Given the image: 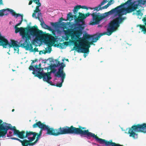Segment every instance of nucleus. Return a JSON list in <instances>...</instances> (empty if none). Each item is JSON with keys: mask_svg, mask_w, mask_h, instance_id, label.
I'll list each match as a JSON object with an SVG mask.
<instances>
[{"mask_svg": "<svg viewBox=\"0 0 146 146\" xmlns=\"http://www.w3.org/2000/svg\"><path fill=\"white\" fill-rule=\"evenodd\" d=\"M45 127L46 130L47 131L46 134L54 136L72 134L79 135L82 137H86L89 139L91 137L94 138L95 135V134L89 132L88 129L85 130L86 127L81 126H79L78 128L71 125L70 127L66 126L58 129H54L46 125Z\"/></svg>", "mask_w": 146, "mask_h": 146, "instance_id": "f257e3e1", "label": "nucleus"}, {"mask_svg": "<svg viewBox=\"0 0 146 146\" xmlns=\"http://www.w3.org/2000/svg\"><path fill=\"white\" fill-rule=\"evenodd\" d=\"M90 35L85 34L83 36V38H80L79 39L76 40L79 44H75L71 50H77L79 52L80 50L81 52L85 53H88L89 51V48L90 47V44H92L94 42L92 40L91 42H89L88 40L90 39Z\"/></svg>", "mask_w": 146, "mask_h": 146, "instance_id": "f03ea898", "label": "nucleus"}, {"mask_svg": "<svg viewBox=\"0 0 146 146\" xmlns=\"http://www.w3.org/2000/svg\"><path fill=\"white\" fill-rule=\"evenodd\" d=\"M121 9L117 10V13L118 17L115 18L111 21L108 24V28L109 31L110 32L115 31L120 26V24L122 23L126 19V17H122V16L124 14V12L121 11Z\"/></svg>", "mask_w": 146, "mask_h": 146, "instance_id": "7ed1b4c3", "label": "nucleus"}, {"mask_svg": "<svg viewBox=\"0 0 146 146\" xmlns=\"http://www.w3.org/2000/svg\"><path fill=\"white\" fill-rule=\"evenodd\" d=\"M136 132L146 133V123H143L141 124H139L133 125L129 129L128 133L130 137L135 139L137 138L138 135Z\"/></svg>", "mask_w": 146, "mask_h": 146, "instance_id": "20e7f679", "label": "nucleus"}, {"mask_svg": "<svg viewBox=\"0 0 146 146\" xmlns=\"http://www.w3.org/2000/svg\"><path fill=\"white\" fill-rule=\"evenodd\" d=\"M9 129L13 131V135H17L19 138L21 135V131L17 130L15 126L12 127L11 124H8L5 122H3V126L0 129V130L2 131L1 133L2 134L1 137H5V136Z\"/></svg>", "mask_w": 146, "mask_h": 146, "instance_id": "39448f33", "label": "nucleus"}, {"mask_svg": "<svg viewBox=\"0 0 146 146\" xmlns=\"http://www.w3.org/2000/svg\"><path fill=\"white\" fill-rule=\"evenodd\" d=\"M36 135V133L35 132L28 131H27L25 132V131H21L19 138L21 139L27 138L29 139L27 140V142L28 143H30L35 139Z\"/></svg>", "mask_w": 146, "mask_h": 146, "instance_id": "423d86ee", "label": "nucleus"}, {"mask_svg": "<svg viewBox=\"0 0 146 146\" xmlns=\"http://www.w3.org/2000/svg\"><path fill=\"white\" fill-rule=\"evenodd\" d=\"M27 32L30 35L31 38V35L35 36L36 38H40L42 37L43 35V32L38 29L37 26H35L32 27H29L27 29Z\"/></svg>", "mask_w": 146, "mask_h": 146, "instance_id": "0eeeda50", "label": "nucleus"}, {"mask_svg": "<svg viewBox=\"0 0 146 146\" xmlns=\"http://www.w3.org/2000/svg\"><path fill=\"white\" fill-rule=\"evenodd\" d=\"M7 11H10L12 15L15 17L16 18L19 16L21 17V20L19 23L16 25L15 27H17V26L20 25L21 24L23 21V15L17 13L13 10L11 9L7 8L0 10V16L2 17L5 15H7L8 13L6 12Z\"/></svg>", "mask_w": 146, "mask_h": 146, "instance_id": "6e6552de", "label": "nucleus"}, {"mask_svg": "<svg viewBox=\"0 0 146 146\" xmlns=\"http://www.w3.org/2000/svg\"><path fill=\"white\" fill-rule=\"evenodd\" d=\"M14 28L15 29V33H17L19 32L22 38L25 40V42H27L29 40H31V37L30 35L28 34V33L26 32L27 28L22 27L19 28L18 27H15Z\"/></svg>", "mask_w": 146, "mask_h": 146, "instance_id": "1a4fd4ad", "label": "nucleus"}, {"mask_svg": "<svg viewBox=\"0 0 146 146\" xmlns=\"http://www.w3.org/2000/svg\"><path fill=\"white\" fill-rule=\"evenodd\" d=\"M36 76L39 78L41 79L42 78L44 81L47 82L51 85H52V83L51 81H50L52 78L51 76V72H47V73L40 72H39L36 73Z\"/></svg>", "mask_w": 146, "mask_h": 146, "instance_id": "9d476101", "label": "nucleus"}, {"mask_svg": "<svg viewBox=\"0 0 146 146\" xmlns=\"http://www.w3.org/2000/svg\"><path fill=\"white\" fill-rule=\"evenodd\" d=\"M64 33L66 36L70 37V36L72 42L74 46L75 44L77 45L78 42L76 40H78L79 38L75 31L69 29L64 31Z\"/></svg>", "mask_w": 146, "mask_h": 146, "instance_id": "9b49d317", "label": "nucleus"}, {"mask_svg": "<svg viewBox=\"0 0 146 146\" xmlns=\"http://www.w3.org/2000/svg\"><path fill=\"white\" fill-rule=\"evenodd\" d=\"M55 61L56 64H54L52 66L56 68L60 66V68L58 69V71L55 74V76H60V75L64 74V76H66L65 73L63 71V68L65 66V65L63 63H61L57 60H56Z\"/></svg>", "mask_w": 146, "mask_h": 146, "instance_id": "f8f14e48", "label": "nucleus"}, {"mask_svg": "<svg viewBox=\"0 0 146 146\" xmlns=\"http://www.w3.org/2000/svg\"><path fill=\"white\" fill-rule=\"evenodd\" d=\"M93 17V21H91L90 25H94L99 24L100 21L102 19H104L105 16H101L100 15H96L94 13L91 14Z\"/></svg>", "mask_w": 146, "mask_h": 146, "instance_id": "ddd939ff", "label": "nucleus"}, {"mask_svg": "<svg viewBox=\"0 0 146 146\" xmlns=\"http://www.w3.org/2000/svg\"><path fill=\"white\" fill-rule=\"evenodd\" d=\"M109 29L108 27L107 29V31L106 32L103 33H100L98 35H90L91 36L90 39H91L93 42H96L99 39L101 36L104 35H107L108 36H110L113 33L112 32H110L108 30Z\"/></svg>", "mask_w": 146, "mask_h": 146, "instance_id": "4468645a", "label": "nucleus"}, {"mask_svg": "<svg viewBox=\"0 0 146 146\" xmlns=\"http://www.w3.org/2000/svg\"><path fill=\"white\" fill-rule=\"evenodd\" d=\"M30 40H29L27 42H25V41L23 43L21 44L22 47L25 48L26 50H30L32 52H38V48H36L33 49V47L31 44H30Z\"/></svg>", "mask_w": 146, "mask_h": 146, "instance_id": "2eb2a0df", "label": "nucleus"}, {"mask_svg": "<svg viewBox=\"0 0 146 146\" xmlns=\"http://www.w3.org/2000/svg\"><path fill=\"white\" fill-rule=\"evenodd\" d=\"M41 63H40L38 66L37 64L34 66L33 65H31L29 67V69L30 70H33V71L32 73L33 74L35 75V76H36L37 72H42L43 71V68H41Z\"/></svg>", "mask_w": 146, "mask_h": 146, "instance_id": "dca6fc26", "label": "nucleus"}, {"mask_svg": "<svg viewBox=\"0 0 146 146\" xmlns=\"http://www.w3.org/2000/svg\"><path fill=\"white\" fill-rule=\"evenodd\" d=\"M137 5L129 6L127 8H123L121 9V11L124 12V14L126 15L127 13H129L134 11L137 9Z\"/></svg>", "mask_w": 146, "mask_h": 146, "instance_id": "f3484780", "label": "nucleus"}, {"mask_svg": "<svg viewBox=\"0 0 146 146\" xmlns=\"http://www.w3.org/2000/svg\"><path fill=\"white\" fill-rule=\"evenodd\" d=\"M17 41H15L13 40H11V44H10L9 43V44H8V47L9 48H10L12 47H13L14 48V50L15 51H16L17 50V51L19 52V48L21 46V45L20 46L19 45L17 44Z\"/></svg>", "mask_w": 146, "mask_h": 146, "instance_id": "a211bd4d", "label": "nucleus"}, {"mask_svg": "<svg viewBox=\"0 0 146 146\" xmlns=\"http://www.w3.org/2000/svg\"><path fill=\"white\" fill-rule=\"evenodd\" d=\"M78 26L77 28L78 29L75 31L79 38L78 39H79V38H80V37L82 34V30L84 29V27L82 25L80 24H78Z\"/></svg>", "mask_w": 146, "mask_h": 146, "instance_id": "6ab92c4d", "label": "nucleus"}, {"mask_svg": "<svg viewBox=\"0 0 146 146\" xmlns=\"http://www.w3.org/2000/svg\"><path fill=\"white\" fill-rule=\"evenodd\" d=\"M9 44L8 40L6 39L5 37L0 38V46H1L4 48H7Z\"/></svg>", "mask_w": 146, "mask_h": 146, "instance_id": "aec40b11", "label": "nucleus"}, {"mask_svg": "<svg viewBox=\"0 0 146 146\" xmlns=\"http://www.w3.org/2000/svg\"><path fill=\"white\" fill-rule=\"evenodd\" d=\"M108 1V0H103L102 2L98 6L94 8L89 7V9L92 10L94 9L95 10H96L97 11H98L100 10H101V6L104 5Z\"/></svg>", "mask_w": 146, "mask_h": 146, "instance_id": "412c9836", "label": "nucleus"}, {"mask_svg": "<svg viewBox=\"0 0 146 146\" xmlns=\"http://www.w3.org/2000/svg\"><path fill=\"white\" fill-rule=\"evenodd\" d=\"M45 125V124H44L43 123H42L41 121H38V122L34 124L33 125V128L38 127L39 128H42V127H44Z\"/></svg>", "mask_w": 146, "mask_h": 146, "instance_id": "4be33fe9", "label": "nucleus"}, {"mask_svg": "<svg viewBox=\"0 0 146 146\" xmlns=\"http://www.w3.org/2000/svg\"><path fill=\"white\" fill-rule=\"evenodd\" d=\"M78 14L79 16H78V19H77V21H80V20H79L80 18H83V19H84L86 17L89 16L90 15V14L89 13H86L85 15L80 12H79Z\"/></svg>", "mask_w": 146, "mask_h": 146, "instance_id": "5701e85b", "label": "nucleus"}, {"mask_svg": "<svg viewBox=\"0 0 146 146\" xmlns=\"http://www.w3.org/2000/svg\"><path fill=\"white\" fill-rule=\"evenodd\" d=\"M51 46L49 44H48V47L47 48H45L46 50L44 51V52H43V51H40L39 52V54H41V52H42V53L44 54H45L46 53H50L51 51Z\"/></svg>", "mask_w": 146, "mask_h": 146, "instance_id": "b1692460", "label": "nucleus"}, {"mask_svg": "<svg viewBox=\"0 0 146 146\" xmlns=\"http://www.w3.org/2000/svg\"><path fill=\"white\" fill-rule=\"evenodd\" d=\"M81 5H78L74 7L73 10V12L75 14L74 16V18H75L77 17V13L78 10L81 8Z\"/></svg>", "mask_w": 146, "mask_h": 146, "instance_id": "393cba45", "label": "nucleus"}, {"mask_svg": "<svg viewBox=\"0 0 146 146\" xmlns=\"http://www.w3.org/2000/svg\"><path fill=\"white\" fill-rule=\"evenodd\" d=\"M58 77H61V82L57 84L56 85V86L57 87H60L62 86V83L64 81V80L65 78V76H64V74L63 75H60V76H57Z\"/></svg>", "mask_w": 146, "mask_h": 146, "instance_id": "a878e982", "label": "nucleus"}, {"mask_svg": "<svg viewBox=\"0 0 146 146\" xmlns=\"http://www.w3.org/2000/svg\"><path fill=\"white\" fill-rule=\"evenodd\" d=\"M18 141L21 143L22 145L23 146H28V145H29V143H28L27 139H25L22 141L19 139Z\"/></svg>", "mask_w": 146, "mask_h": 146, "instance_id": "bb28decb", "label": "nucleus"}, {"mask_svg": "<svg viewBox=\"0 0 146 146\" xmlns=\"http://www.w3.org/2000/svg\"><path fill=\"white\" fill-rule=\"evenodd\" d=\"M36 136H37L36 138V139L35 141L34 142H32L29 143V146H33L35 145L38 141L40 137V136L38 135H36Z\"/></svg>", "mask_w": 146, "mask_h": 146, "instance_id": "cd10ccee", "label": "nucleus"}, {"mask_svg": "<svg viewBox=\"0 0 146 146\" xmlns=\"http://www.w3.org/2000/svg\"><path fill=\"white\" fill-rule=\"evenodd\" d=\"M73 16L72 15V13L69 12L67 16V19L68 20H70L71 21L73 20Z\"/></svg>", "mask_w": 146, "mask_h": 146, "instance_id": "c85d7f7f", "label": "nucleus"}, {"mask_svg": "<svg viewBox=\"0 0 146 146\" xmlns=\"http://www.w3.org/2000/svg\"><path fill=\"white\" fill-rule=\"evenodd\" d=\"M137 27H139L140 29H142V31L144 33H146V28L145 26L141 25H137Z\"/></svg>", "mask_w": 146, "mask_h": 146, "instance_id": "c756f323", "label": "nucleus"}, {"mask_svg": "<svg viewBox=\"0 0 146 146\" xmlns=\"http://www.w3.org/2000/svg\"><path fill=\"white\" fill-rule=\"evenodd\" d=\"M78 19V18H77V17L75 18V21L76 23H79L80 22H81L82 23V24L81 25H85V22L83 21L84 19H83V18H80V19L79 20H80V21H77V19Z\"/></svg>", "mask_w": 146, "mask_h": 146, "instance_id": "7c9ffc66", "label": "nucleus"}, {"mask_svg": "<svg viewBox=\"0 0 146 146\" xmlns=\"http://www.w3.org/2000/svg\"><path fill=\"white\" fill-rule=\"evenodd\" d=\"M50 40L52 43L54 44L56 41V38L53 36H51L50 37Z\"/></svg>", "mask_w": 146, "mask_h": 146, "instance_id": "2f4dec72", "label": "nucleus"}, {"mask_svg": "<svg viewBox=\"0 0 146 146\" xmlns=\"http://www.w3.org/2000/svg\"><path fill=\"white\" fill-rule=\"evenodd\" d=\"M45 126H44V127H42V128H41L40 129V131L39 133H36L37 135H38L39 136H41L42 134V131L43 130H46L45 129Z\"/></svg>", "mask_w": 146, "mask_h": 146, "instance_id": "473e14b6", "label": "nucleus"}, {"mask_svg": "<svg viewBox=\"0 0 146 146\" xmlns=\"http://www.w3.org/2000/svg\"><path fill=\"white\" fill-rule=\"evenodd\" d=\"M41 19L42 21V22H41L40 23V25L43 28L46 29V27H47V25H46L44 22L42 18H41Z\"/></svg>", "mask_w": 146, "mask_h": 146, "instance_id": "72a5a7b5", "label": "nucleus"}, {"mask_svg": "<svg viewBox=\"0 0 146 146\" xmlns=\"http://www.w3.org/2000/svg\"><path fill=\"white\" fill-rule=\"evenodd\" d=\"M2 121L0 119V129L3 126V123H2ZM1 131L0 130V138L1 137L2 134L1 133Z\"/></svg>", "mask_w": 146, "mask_h": 146, "instance_id": "f704fd0d", "label": "nucleus"}, {"mask_svg": "<svg viewBox=\"0 0 146 146\" xmlns=\"http://www.w3.org/2000/svg\"><path fill=\"white\" fill-rule=\"evenodd\" d=\"M33 1L35 2L36 4H37L38 6L39 7L41 5V3L39 2V0H33Z\"/></svg>", "mask_w": 146, "mask_h": 146, "instance_id": "c9c22d12", "label": "nucleus"}, {"mask_svg": "<svg viewBox=\"0 0 146 146\" xmlns=\"http://www.w3.org/2000/svg\"><path fill=\"white\" fill-rule=\"evenodd\" d=\"M64 46L63 42V43H60L59 44H57L56 46L58 47H60L61 48H63L64 47Z\"/></svg>", "mask_w": 146, "mask_h": 146, "instance_id": "e433bc0d", "label": "nucleus"}, {"mask_svg": "<svg viewBox=\"0 0 146 146\" xmlns=\"http://www.w3.org/2000/svg\"><path fill=\"white\" fill-rule=\"evenodd\" d=\"M50 24L52 26L55 27H57L58 25V23L57 22H55L54 23L51 22L50 23Z\"/></svg>", "mask_w": 146, "mask_h": 146, "instance_id": "4c0bfd02", "label": "nucleus"}, {"mask_svg": "<svg viewBox=\"0 0 146 146\" xmlns=\"http://www.w3.org/2000/svg\"><path fill=\"white\" fill-rule=\"evenodd\" d=\"M40 10L39 9V7L38 6H36L35 10H34V12H35V13H37L38 12H40Z\"/></svg>", "mask_w": 146, "mask_h": 146, "instance_id": "58836bf2", "label": "nucleus"}, {"mask_svg": "<svg viewBox=\"0 0 146 146\" xmlns=\"http://www.w3.org/2000/svg\"><path fill=\"white\" fill-rule=\"evenodd\" d=\"M109 6V5L107 4L106 5L101 7V9H102V10L104 9H106Z\"/></svg>", "mask_w": 146, "mask_h": 146, "instance_id": "ea45409f", "label": "nucleus"}, {"mask_svg": "<svg viewBox=\"0 0 146 146\" xmlns=\"http://www.w3.org/2000/svg\"><path fill=\"white\" fill-rule=\"evenodd\" d=\"M46 29H47L50 31H52V30L51 28L50 27L48 26V25L47 26V27H46Z\"/></svg>", "mask_w": 146, "mask_h": 146, "instance_id": "a19ab883", "label": "nucleus"}, {"mask_svg": "<svg viewBox=\"0 0 146 146\" xmlns=\"http://www.w3.org/2000/svg\"><path fill=\"white\" fill-rule=\"evenodd\" d=\"M142 20L144 23L145 25L146 26V18L145 17L143 18Z\"/></svg>", "mask_w": 146, "mask_h": 146, "instance_id": "79ce46f5", "label": "nucleus"}, {"mask_svg": "<svg viewBox=\"0 0 146 146\" xmlns=\"http://www.w3.org/2000/svg\"><path fill=\"white\" fill-rule=\"evenodd\" d=\"M64 46H68L69 44V42H68L65 41L63 42Z\"/></svg>", "mask_w": 146, "mask_h": 146, "instance_id": "37998d69", "label": "nucleus"}, {"mask_svg": "<svg viewBox=\"0 0 146 146\" xmlns=\"http://www.w3.org/2000/svg\"><path fill=\"white\" fill-rule=\"evenodd\" d=\"M81 8L84 9H86L87 10L88 9H89V7L88 8L86 6H81Z\"/></svg>", "mask_w": 146, "mask_h": 146, "instance_id": "c03bdc74", "label": "nucleus"}, {"mask_svg": "<svg viewBox=\"0 0 146 146\" xmlns=\"http://www.w3.org/2000/svg\"><path fill=\"white\" fill-rule=\"evenodd\" d=\"M38 60L37 59H35L34 60H32V62L31 63V65H33V63L36 62Z\"/></svg>", "mask_w": 146, "mask_h": 146, "instance_id": "a18cd8bd", "label": "nucleus"}, {"mask_svg": "<svg viewBox=\"0 0 146 146\" xmlns=\"http://www.w3.org/2000/svg\"><path fill=\"white\" fill-rule=\"evenodd\" d=\"M124 4H123V5H120L119 6H118L117 7H116L115 9L116 10L117 9H118L119 8H120V7H122V6H123L124 5Z\"/></svg>", "mask_w": 146, "mask_h": 146, "instance_id": "49530a36", "label": "nucleus"}, {"mask_svg": "<svg viewBox=\"0 0 146 146\" xmlns=\"http://www.w3.org/2000/svg\"><path fill=\"white\" fill-rule=\"evenodd\" d=\"M113 1V0H110L109 1V2L108 3V4L109 5H110L112 4L111 3V2Z\"/></svg>", "mask_w": 146, "mask_h": 146, "instance_id": "de8ad7c7", "label": "nucleus"}, {"mask_svg": "<svg viewBox=\"0 0 146 146\" xmlns=\"http://www.w3.org/2000/svg\"><path fill=\"white\" fill-rule=\"evenodd\" d=\"M70 36H66V37L64 39L65 40L67 41L68 40Z\"/></svg>", "mask_w": 146, "mask_h": 146, "instance_id": "09e8293b", "label": "nucleus"}, {"mask_svg": "<svg viewBox=\"0 0 146 146\" xmlns=\"http://www.w3.org/2000/svg\"><path fill=\"white\" fill-rule=\"evenodd\" d=\"M36 13H35V12H34V13L33 14H32V16L33 17H36Z\"/></svg>", "mask_w": 146, "mask_h": 146, "instance_id": "8fccbe9b", "label": "nucleus"}, {"mask_svg": "<svg viewBox=\"0 0 146 146\" xmlns=\"http://www.w3.org/2000/svg\"><path fill=\"white\" fill-rule=\"evenodd\" d=\"M36 19H38V20L41 23L42 22V20H41L39 16H37V17H36Z\"/></svg>", "mask_w": 146, "mask_h": 146, "instance_id": "3c124183", "label": "nucleus"}, {"mask_svg": "<svg viewBox=\"0 0 146 146\" xmlns=\"http://www.w3.org/2000/svg\"><path fill=\"white\" fill-rule=\"evenodd\" d=\"M42 13L40 12H38V13L37 16H41Z\"/></svg>", "mask_w": 146, "mask_h": 146, "instance_id": "603ef678", "label": "nucleus"}, {"mask_svg": "<svg viewBox=\"0 0 146 146\" xmlns=\"http://www.w3.org/2000/svg\"><path fill=\"white\" fill-rule=\"evenodd\" d=\"M138 15H140V13H141V11L140 10H138L137 11Z\"/></svg>", "mask_w": 146, "mask_h": 146, "instance_id": "864d4df0", "label": "nucleus"}, {"mask_svg": "<svg viewBox=\"0 0 146 146\" xmlns=\"http://www.w3.org/2000/svg\"><path fill=\"white\" fill-rule=\"evenodd\" d=\"M110 13V12L105 13V14H106V16H108L109 15V13Z\"/></svg>", "mask_w": 146, "mask_h": 146, "instance_id": "5fc2aeb1", "label": "nucleus"}, {"mask_svg": "<svg viewBox=\"0 0 146 146\" xmlns=\"http://www.w3.org/2000/svg\"><path fill=\"white\" fill-rule=\"evenodd\" d=\"M63 20H64V19H63V18L62 17H61V18H60V22L62 21H63Z\"/></svg>", "mask_w": 146, "mask_h": 146, "instance_id": "6e6d98bb", "label": "nucleus"}, {"mask_svg": "<svg viewBox=\"0 0 146 146\" xmlns=\"http://www.w3.org/2000/svg\"><path fill=\"white\" fill-rule=\"evenodd\" d=\"M32 2H33L32 1H30L29 2V5H31L32 4Z\"/></svg>", "mask_w": 146, "mask_h": 146, "instance_id": "4d7b16f0", "label": "nucleus"}, {"mask_svg": "<svg viewBox=\"0 0 146 146\" xmlns=\"http://www.w3.org/2000/svg\"><path fill=\"white\" fill-rule=\"evenodd\" d=\"M146 1H143V2L142 3V4L143 5H144L145 4V3H146Z\"/></svg>", "mask_w": 146, "mask_h": 146, "instance_id": "13d9d810", "label": "nucleus"}, {"mask_svg": "<svg viewBox=\"0 0 146 146\" xmlns=\"http://www.w3.org/2000/svg\"><path fill=\"white\" fill-rule=\"evenodd\" d=\"M132 0H128L127 2H126L127 3H130L131 2V1Z\"/></svg>", "mask_w": 146, "mask_h": 146, "instance_id": "bf43d9fd", "label": "nucleus"}, {"mask_svg": "<svg viewBox=\"0 0 146 146\" xmlns=\"http://www.w3.org/2000/svg\"><path fill=\"white\" fill-rule=\"evenodd\" d=\"M3 1L2 0H0V5H3Z\"/></svg>", "mask_w": 146, "mask_h": 146, "instance_id": "052dcab7", "label": "nucleus"}, {"mask_svg": "<svg viewBox=\"0 0 146 146\" xmlns=\"http://www.w3.org/2000/svg\"><path fill=\"white\" fill-rule=\"evenodd\" d=\"M15 137H10V139H12V140H15Z\"/></svg>", "mask_w": 146, "mask_h": 146, "instance_id": "680f3d73", "label": "nucleus"}, {"mask_svg": "<svg viewBox=\"0 0 146 146\" xmlns=\"http://www.w3.org/2000/svg\"><path fill=\"white\" fill-rule=\"evenodd\" d=\"M4 37V36H1V33H0V38H1V37H2H2Z\"/></svg>", "mask_w": 146, "mask_h": 146, "instance_id": "e2e57ef3", "label": "nucleus"}, {"mask_svg": "<svg viewBox=\"0 0 146 146\" xmlns=\"http://www.w3.org/2000/svg\"><path fill=\"white\" fill-rule=\"evenodd\" d=\"M18 139H18V138H16V137H15V140H17V141H18Z\"/></svg>", "mask_w": 146, "mask_h": 146, "instance_id": "0e129e2a", "label": "nucleus"}, {"mask_svg": "<svg viewBox=\"0 0 146 146\" xmlns=\"http://www.w3.org/2000/svg\"><path fill=\"white\" fill-rule=\"evenodd\" d=\"M66 60V61H67L68 62L69 61V60H68V59H65Z\"/></svg>", "mask_w": 146, "mask_h": 146, "instance_id": "69168bd1", "label": "nucleus"}, {"mask_svg": "<svg viewBox=\"0 0 146 146\" xmlns=\"http://www.w3.org/2000/svg\"><path fill=\"white\" fill-rule=\"evenodd\" d=\"M15 111V110L14 109H12V112H13V111Z\"/></svg>", "mask_w": 146, "mask_h": 146, "instance_id": "338daca9", "label": "nucleus"}, {"mask_svg": "<svg viewBox=\"0 0 146 146\" xmlns=\"http://www.w3.org/2000/svg\"><path fill=\"white\" fill-rule=\"evenodd\" d=\"M9 133H10H10H12V132H9Z\"/></svg>", "mask_w": 146, "mask_h": 146, "instance_id": "774afa93", "label": "nucleus"}]
</instances>
